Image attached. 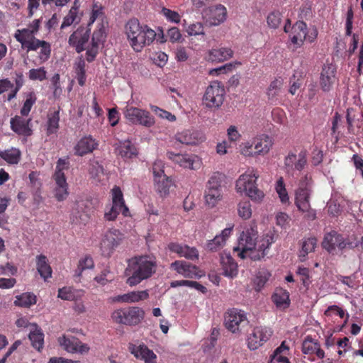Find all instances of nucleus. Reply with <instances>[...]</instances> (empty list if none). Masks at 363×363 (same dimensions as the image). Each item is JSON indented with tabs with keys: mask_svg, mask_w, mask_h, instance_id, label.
I'll return each instance as SVG.
<instances>
[{
	"mask_svg": "<svg viewBox=\"0 0 363 363\" xmlns=\"http://www.w3.org/2000/svg\"><path fill=\"white\" fill-rule=\"evenodd\" d=\"M305 182H300V200L306 201L307 198L308 196V187L310 185V179L311 178L308 177L307 175L305 176Z\"/></svg>",
	"mask_w": 363,
	"mask_h": 363,
	"instance_id": "60",
	"label": "nucleus"
},
{
	"mask_svg": "<svg viewBox=\"0 0 363 363\" xmlns=\"http://www.w3.org/2000/svg\"><path fill=\"white\" fill-rule=\"evenodd\" d=\"M233 230V228H225L223 230H222L221 234L216 235L213 240V242H216L217 243V247H222L227 240V238L230 236L231 234V232Z\"/></svg>",
	"mask_w": 363,
	"mask_h": 363,
	"instance_id": "57",
	"label": "nucleus"
},
{
	"mask_svg": "<svg viewBox=\"0 0 363 363\" xmlns=\"http://www.w3.org/2000/svg\"><path fill=\"white\" fill-rule=\"evenodd\" d=\"M317 240L315 238H308L301 242V249L299 251L298 258L300 261H304L306 255L312 252L315 248Z\"/></svg>",
	"mask_w": 363,
	"mask_h": 363,
	"instance_id": "37",
	"label": "nucleus"
},
{
	"mask_svg": "<svg viewBox=\"0 0 363 363\" xmlns=\"http://www.w3.org/2000/svg\"><path fill=\"white\" fill-rule=\"evenodd\" d=\"M36 296L33 293H23L16 297L14 305L24 308H29L30 306L35 304Z\"/></svg>",
	"mask_w": 363,
	"mask_h": 363,
	"instance_id": "38",
	"label": "nucleus"
},
{
	"mask_svg": "<svg viewBox=\"0 0 363 363\" xmlns=\"http://www.w3.org/2000/svg\"><path fill=\"white\" fill-rule=\"evenodd\" d=\"M167 157L179 167L189 169H198L201 166L200 158L194 154L174 153L171 151L167 152Z\"/></svg>",
	"mask_w": 363,
	"mask_h": 363,
	"instance_id": "14",
	"label": "nucleus"
},
{
	"mask_svg": "<svg viewBox=\"0 0 363 363\" xmlns=\"http://www.w3.org/2000/svg\"><path fill=\"white\" fill-rule=\"evenodd\" d=\"M220 263L225 277H234L238 274V264L230 255L222 256Z\"/></svg>",
	"mask_w": 363,
	"mask_h": 363,
	"instance_id": "31",
	"label": "nucleus"
},
{
	"mask_svg": "<svg viewBox=\"0 0 363 363\" xmlns=\"http://www.w3.org/2000/svg\"><path fill=\"white\" fill-rule=\"evenodd\" d=\"M318 343L311 339H306L302 344V351L304 354H313L317 348Z\"/></svg>",
	"mask_w": 363,
	"mask_h": 363,
	"instance_id": "62",
	"label": "nucleus"
},
{
	"mask_svg": "<svg viewBox=\"0 0 363 363\" xmlns=\"http://www.w3.org/2000/svg\"><path fill=\"white\" fill-rule=\"evenodd\" d=\"M155 188L156 191L163 197L167 196L169 192V188L172 185V181L170 177L167 175L160 176L154 178Z\"/></svg>",
	"mask_w": 363,
	"mask_h": 363,
	"instance_id": "34",
	"label": "nucleus"
},
{
	"mask_svg": "<svg viewBox=\"0 0 363 363\" xmlns=\"http://www.w3.org/2000/svg\"><path fill=\"white\" fill-rule=\"evenodd\" d=\"M40 19L33 20L27 28L16 30L14 38L17 42L21 43V48L26 50L27 52L40 49L38 57L40 62L43 63L50 57L51 45L45 40L35 37L40 30Z\"/></svg>",
	"mask_w": 363,
	"mask_h": 363,
	"instance_id": "2",
	"label": "nucleus"
},
{
	"mask_svg": "<svg viewBox=\"0 0 363 363\" xmlns=\"http://www.w3.org/2000/svg\"><path fill=\"white\" fill-rule=\"evenodd\" d=\"M298 279L302 282L303 287L301 290L306 291L311 283L309 271L306 268H299L298 272H296V280Z\"/></svg>",
	"mask_w": 363,
	"mask_h": 363,
	"instance_id": "50",
	"label": "nucleus"
},
{
	"mask_svg": "<svg viewBox=\"0 0 363 363\" xmlns=\"http://www.w3.org/2000/svg\"><path fill=\"white\" fill-rule=\"evenodd\" d=\"M31 121V118L26 119L22 116H16L11 118V128L19 135L30 136L33 134V130L30 127Z\"/></svg>",
	"mask_w": 363,
	"mask_h": 363,
	"instance_id": "24",
	"label": "nucleus"
},
{
	"mask_svg": "<svg viewBox=\"0 0 363 363\" xmlns=\"http://www.w3.org/2000/svg\"><path fill=\"white\" fill-rule=\"evenodd\" d=\"M106 33L104 26L101 24L98 29L94 31L91 38V44L99 45L104 41Z\"/></svg>",
	"mask_w": 363,
	"mask_h": 363,
	"instance_id": "52",
	"label": "nucleus"
},
{
	"mask_svg": "<svg viewBox=\"0 0 363 363\" xmlns=\"http://www.w3.org/2000/svg\"><path fill=\"white\" fill-rule=\"evenodd\" d=\"M233 52L230 48H221L212 49L208 52V60L211 62H223L233 57Z\"/></svg>",
	"mask_w": 363,
	"mask_h": 363,
	"instance_id": "29",
	"label": "nucleus"
},
{
	"mask_svg": "<svg viewBox=\"0 0 363 363\" xmlns=\"http://www.w3.org/2000/svg\"><path fill=\"white\" fill-rule=\"evenodd\" d=\"M60 111H55L48 115L47 123V134L48 135L56 133L59 129Z\"/></svg>",
	"mask_w": 363,
	"mask_h": 363,
	"instance_id": "40",
	"label": "nucleus"
},
{
	"mask_svg": "<svg viewBox=\"0 0 363 363\" xmlns=\"http://www.w3.org/2000/svg\"><path fill=\"white\" fill-rule=\"evenodd\" d=\"M248 323L245 313L241 310L232 308L225 315L224 325L233 333H241L242 328Z\"/></svg>",
	"mask_w": 363,
	"mask_h": 363,
	"instance_id": "13",
	"label": "nucleus"
},
{
	"mask_svg": "<svg viewBox=\"0 0 363 363\" xmlns=\"http://www.w3.org/2000/svg\"><path fill=\"white\" fill-rule=\"evenodd\" d=\"M82 19V15L79 16L78 13L69 10L67 14L63 18L60 29L72 26L73 23L78 24Z\"/></svg>",
	"mask_w": 363,
	"mask_h": 363,
	"instance_id": "45",
	"label": "nucleus"
},
{
	"mask_svg": "<svg viewBox=\"0 0 363 363\" xmlns=\"http://www.w3.org/2000/svg\"><path fill=\"white\" fill-rule=\"evenodd\" d=\"M125 118L131 123L150 128L155 123V118L147 110L127 106L124 111Z\"/></svg>",
	"mask_w": 363,
	"mask_h": 363,
	"instance_id": "12",
	"label": "nucleus"
},
{
	"mask_svg": "<svg viewBox=\"0 0 363 363\" xmlns=\"http://www.w3.org/2000/svg\"><path fill=\"white\" fill-rule=\"evenodd\" d=\"M37 97L33 91L29 92L26 96V99L21 108V114L22 116H28L32 106L35 104Z\"/></svg>",
	"mask_w": 363,
	"mask_h": 363,
	"instance_id": "47",
	"label": "nucleus"
},
{
	"mask_svg": "<svg viewBox=\"0 0 363 363\" xmlns=\"http://www.w3.org/2000/svg\"><path fill=\"white\" fill-rule=\"evenodd\" d=\"M282 19L281 12L277 10L269 13L267 16V23L270 28L277 29L279 27Z\"/></svg>",
	"mask_w": 363,
	"mask_h": 363,
	"instance_id": "46",
	"label": "nucleus"
},
{
	"mask_svg": "<svg viewBox=\"0 0 363 363\" xmlns=\"http://www.w3.org/2000/svg\"><path fill=\"white\" fill-rule=\"evenodd\" d=\"M110 270L104 269L99 275L95 277L94 280L99 284L104 286L113 279V277L110 276Z\"/></svg>",
	"mask_w": 363,
	"mask_h": 363,
	"instance_id": "58",
	"label": "nucleus"
},
{
	"mask_svg": "<svg viewBox=\"0 0 363 363\" xmlns=\"http://www.w3.org/2000/svg\"><path fill=\"white\" fill-rule=\"evenodd\" d=\"M104 17L105 13L104 12V7L102 5L98 2L94 1L91 6V12L87 26H91L96 19H103Z\"/></svg>",
	"mask_w": 363,
	"mask_h": 363,
	"instance_id": "41",
	"label": "nucleus"
},
{
	"mask_svg": "<svg viewBox=\"0 0 363 363\" xmlns=\"http://www.w3.org/2000/svg\"><path fill=\"white\" fill-rule=\"evenodd\" d=\"M270 276V273L267 270H263L258 272L255 279L257 291L261 290V289L264 286L266 282L269 280Z\"/></svg>",
	"mask_w": 363,
	"mask_h": 363,
	"instance_id": "54",
	"label": "nucleus"
},
{
	"mask_svg": "<svg viewBox=\"0 0 363 363\" xmlns=\"http://www.w3.org/2000/svg\"><path fill=\"white\" fill-rule=\"evenodd\" d=\"M272 334L270 328L263 326L255 327L249 334L247 342L250 350H255L266 342Z\"/></svg>",
	"mask_w": 363,
	"mask_h": 363,
	"instance_id": "15",
	"label": "nucleus"
},
{
	"mask_svg": "<svg viewBox=\"0 0 363 363\" xmlns=\"http://www.w3.org/2000/svg\"><path fill=\"white\" fill-rule=\"evenodd\" d=\"M238 213L242 219H249L252 213L250 202L246 199L240 201L238 204Z\"/></svg>",
	"mask_w": 363,
	"mask_h": 363,
	"instance_id": "43",
	"label": "nucleus"
},
{
	"mask_svg": "<svg viewBox=\"0 0 363 363\" xmlns=\"http://www.w3.org/2000/svg\"><path fill=\"white\" fill-rule=\"evenodd\" d=\"M177 141L186 145H196L204 140L201 133L193 129H185L175 135Z\"/></svg>",
	"mask_w": 363,
	"mask_h": 363,
	"instance_id": "21",
	"label": "nucleus"
},
{
	"mask_svg": "<svg viewBox=\"0 0 363 363\" xmlns=\"http://www.w3.org/2000/svg\"><path fill=\"white\" fill-rule=\"evenodd\" d=\"M116 152L124 160L131 159L138 155L137 149L130 140L121 142Z\"/></svg>",
	"mask_w": 363,
	"mask_h": 363,
	"instance_id": "28",
	"label": "nucleus"
},
{
	"mask_svg": "<svg viewBox=\"0 0 363 363\" xmlns=\"http://www.w3.org/2000/svg\"><path fill=\"white\" fill-rule=\"evenodd\" d=\"M104 167L98 161H93L90 164L89 173L94 177L104 174Z\"/></svg>",
	"mask_w": 363,
	"mask_h": 363,
	"instance_id": "63",
	"label": "nucleus"
},
{
	"mask_svg": "<svg viewBox=\"0 0 363 363\" xmlns=\"http://www.w3.org/2000/svg\"><path fill=\"white\" fill-rule=\"evenodd\" d=\"M0 157L9 164H17L21 160V152L16 147L0 150Z\"/></svg>",
	"mask_w": 363,
	"mask_h": 363,
	"instance_id": "35",
	"label": "nucleus"
},
{
	"mask_svg": "<svg viewBox=\"0 0 363 363\" xmlns=\"http://www.w3.org/2000/svg\"><path fill=\"white\" fill-rule=\"evenodd\" d=\"M125 276L126 284L135 286L143 280L150 279L157 271V261L155 257L150 255H138L127 261Z\"/></svg>",
	"mask_w": 363,
	"mask_h": 363,
	"instance_id": "3",
	"label": "nucleus"
},
{
	"mask_svg": "<svg viewBox=\"0 0 363 363\" xmlns=\"http://www.w3.org/2000/svg\"><path fill=\"white\" fill-rule=\"evenodd\" d=\"M129 350L137 359L144 360L145 363H157V355L145 344L138 346L131 344Z\"/></svg>",
	"mask_w": 363,
	"mask_h": 363,
	"instance_id": "25",
	"label": "nucleus"
},
{
	"mask_svg": "<svg viewBox=\"0 0 363 363\" xmlns=\"http://www.w3.org/2000/svg\"><path fill=\"white\" fill-rule=\"evenodd\" d=\"M112 204L107 206L104 211V219L107 221H113L120 213L123 216H130V211L125 205L123 192L119 186H115L112 190Z\"/></svg>",
	"mask_w": 363,
	"mask_h": 363,
	"instance_id": "7",
	"label": "nucleus"
},
{
	"mask_svg": "<svg viewBox=\"0 0 363 363\" xmlns=\"http://www.w3.org/2000/svg\"><path fill=\"white\" fill-rule=\"evenodd\" d=\"M284 350H289V347L285 345V341L282 342L281 345L274 350L269 363H272L274 360L282 363H290L287 357L281 355Z\"/></svg>",
	"mask_w": 363,
	"mask_h": 363,
	"instance_id": "48",
	"label": "nucleus"
},
{
	"mask_svg": "<svg viewBox=\"0 0 363 363\" xmlns=\"http://www.w3.org/2000/svg\"><path fill=\"white\" fill-rule=\"evenodd\" d=\"M171 268L186 278H200L204 275L203 272L200 270L196 265L185 261L177 260L171 264Z\"/></svg>",
	"mask_w": 363,
	"mask_h": 363,
	"instance_id": "19",
	"label": "nucleus"
},
{
	"mask_svg": "<svg viewBox=\"0 0 363 363\" xmlns=\"http://www.w3.org/2000/svg\"><path fill=\"white\" fill-rule=\"evenodd\" d=\"M273 242V235L266 234L258 238L257 228L251 226L242 231L238 240V245L234 250L239 252L238 256L242 259L249 257L256 261L267 255Z\"/></svg>",
	"mask_w": 363,
	"mask_h": 363,
	"instance_id": "1",
	"label": "nucleus"
},
{
	"mask_svg": "<svg viewBox=\"0 0 363 363\" xmlns=\"http://www.w3.org/2000/svg\"><path fill=\"white\" fill-rule=\"evenodd\" d=\"M82 295V291H79L69 286H65L59 289L57 296L62 300L77 301Z\"/></svg>",
	"mask_w": 363,
	"mask_h": 363,
	"instance_id": "36",
	"label": "nucleus"
},
{
	"mask_svg": "<svg viewBox=\"0 0 363 363\" xmlns=\"http://www.w3.org/2000/svg\"><path fill=\"white\" fill-rule=\"evenodd\" d=\"M161 12L162 15L167 18V20L170 22L177 23L180 21L181 16L175 11H172L167 8H163Z\"/></svg>",
	"mask_w": 363,
	"mask_h": 363,
	"instance_id": "59",
	"label": "nucleus"
},
{
	"mask_svg": "<svg viewBox=\"0 0 363 363\" xmlns=\"http://www.w3.org/2000/svg\"><path fill=\"white\" fill-rule=\"evenodd\" d=\"M276 191L277 192L282 203L285 204L289 202V196L281 177L278 179L277 182Z\"/></svg>",
	"mask_w": 363,
	"mask_h": 363,
	"instance_id": "51",
	"label": "nucleus"
},
{
	"mask_svg": "<svg viewBox=\"0 0 363 363\" xmlns=\"http://www.w3.org/2000/svg\"><path fill=\"white\" fill-rule=\"evenodd\" d=\"M224 174L220 172L213 173L206 185L204 199L206 205L209 208L216 206L223 198L222 183Z\"/></svg>",
	"mask_w": 363,
	"mask_h": 363,
	"instance_id": "6",
	"label": "nucleus"
},
{
	"mask_svg": "<svg viewBox=\"0 0 363 363\" xmlns=\"http://www.w3.org/2000/svg\"><path fill=\"white\" fill-rule=\"evenodd\" d=\"M189 35H204L203 26L201 23L191 24L186 29Z\"/></svg>",
	"mask_w": 363,
	"mask_h": 363,
	"instance_id": "61",
	"label": "nucleus"
},
{
	"mask_svg": "<svg viewBox=\"0 0 363 363\" xmlns=\"http://www.w3.org/2000/svg\"><path fill=\"white\" fill-rule=\"evenodd\" d=\"M94 267V262L92 257L90 255H86L79 259L74 276L80 277L84 270L92 269Z\"/></svg>",
	"mask_w": 363,
	"mask_h": 363,
	"instance_id": "42",
	"label": "nucleus"
},
{
	"mask_svg": "<svg viewBox=\"0 0 363 363\" xmlns=\"http://www.w3.org/2000/svg\"><path fill=\"white\" fill-rule=\"evenodd\" d=\"M282 85V80L276 79L272 81L267 89V96L269 100L273 101L278 96Z\"/></svg>",
	"mask_w": 363,
	"mask_h": 363,
	"instance_id": "49",
	"label": "nucleus"
},
{
	"mask_svg": "<svg viewBox=\"0 0 363 363\" xmlns=\"http://www.w3.org/2000/svg\"><path fill=\"white\" fill-rule=\"evenodd\" d=\"M55 181V196L57 201H62L67 199L69 195L68 184L65 176L53 177Z\"/></svg>",
	"mask_w": 363,
	"mask_h": 363,
	"instance_id": "30",
	"label": "nucleus"
},
{
	"mask_svg": "<svg viewBox=\"0 0 363 363\" xmlns=\"http://www.w3.org/2000/svg\"><path fill=\"white\" fill-rule=\"evenodd\" d=\"M272 298L277 308L284 309L289 306V294L282 288H277Z\"/></svg>",
	"mask_w": 363,
	"mask_h": 363,
	"instance_id": "32",
	"label": "nucleus"
},
{
	"mask_svg": "<svg viewBox=\"0 0 363 363\" xmlns=\"http://www.w3.org/2000/svg\"><path fill=\"white\" fill-rule=\"evenodd\" d=\"M33 326L35 327V330L30 332L29 339L31 341L32 346L40 351L43 347L44 334L41 329L38 328L35 325Z\"/></svg>",
	"mask_w": 363,
	"mask_h": 363,
	"instance_id": "39",
	"label": "nucleus"
},
{
	"mask_svg": "<svg viewBox=\"0 0 363 363\" xmlns=\"http://www.w3.org/2000/svg\"><path fill=\"white\" fill-rule=\"evenodd\" d=\"M36 267L39 274L45 281L52 277V270L46 256L40 255L36 257Z\"/></svg>",
	"mask_w": 363,
	"mask_h": 363,
	"instance_id": "33",
	"label": "nucleus"
},
{
	"mask_svg": "<svg viewBox=\"0 0 363 363\" xmlns=\"http://www.w3.org/2000/svg\"><path fill=\"white\" fill-rule=\"evenodd\" d=\"M206 16L211 26H219L227 18V9L221 4L212 6L206 11Z\"/></svg>",
	"mask_w": 363,
	"mask_h": 363,
	"instance_id": "23",
	"label": "nucleus"
},
{
	"mask_svg": "<svg viewBox=\"0 0 363 363\" xmlns=\"http://www.w3.org/2000/svg\"><path fill=\"white\" fill-rule=\"evenodd\" d=\"M164 162L162 160H156L152 165V173L154 178L164 176Z\"/></svg>",
	"mask_w": 363,
	"mask_h": 363,
	"instance_id": "64",
	"label": "nucleus"
},
{
	"mask_svg": "<svg viewBox=\"0 0 363 363\" xmlns=\"http://www.w3.org/2000/svg\"><path fill=\"white\" fill-rule=\"evenodd\" d=\"M58 342L68 352L84 354L89 350L86 344L82 343L78 338L73 336L63 335L60 337Z\"/></svg>",
	"mask_w": 363,
	"mask_h": 363,
	"instance_id": "16",
	"label": "nucleus"
},
{
	"mask_svg": "<svg viewBox=\"0 0 363 363\" xmlns=\"http://www.w3.org/2000/svg\"><path fill=\"white\" fill-rule=\"evenodd\" d=\"M125 33L130 47L135 52H139L151 45L156 37L155 31L147 25L140 23L138 19H129L124 26Z\"/></svg>",
	"mask_w": 363,
	"mask_h": 363,
	"instance_id": "4",
	"label": "nucleus"
},
{
	"mask_svg": "<svg viewBox=\"0 0 363 363\" xmlns=\"http://www.w3.org/2000/svg\"><path fill=\"white\" fill-rule=\"evenodd\" d=\"M125 303H135L140 301L146 300L149 297V294L147 290L140 291H131L125 294Z\"/></svg>",
	"mask_w": 363,
	"mask_h": 363,
	"instance_id": "44",
	"label": "nucleus"
},
{
	"mask_svg": "<svg viewBox=\"0 0 363 363\" xmlns=\"http://www.w3.org/2000/svg\"><path fill=\"white\" fill-rule=\"evenodd\" d=\"M69 167V162L68 158H60L57 162L56 170L53 177L65 176L63 170L68 169Z\"/></svg>",
	"mask_w": 363,
	"mask_h": 363,
	"instance_id": "56",
	"label": "nucleus"
},
{
	"mask_svg": "<svg viewBox=\"0 0 363 363\" xmlns=\"http://www.w3.org/2000/svg\"><path fill=\"white\" fill-rule=\"evenodd\" d=\"M90 37V30H85L84 28H79L73 32L69 38V45L75 48L78 53L84 50L85 45L88 43Z\"/></svg>",
	"mask_w": 363,
	"mask_h": 363,
	"instance_id": "20",
	"label": "nucleus"
},
{
	"mask_svg": "<svg viewBox=\"0 0 363 363\" xmlns=\"http://www.w3.org/2000/svg\"><path fill=\"white\" fill-rule=\"evenodd\" d=\"M99 145V141L91 135L84 136L74 146V154L76 156L83 157L98 149Z\"/></svg>",
	"mask_w": 363,
	"mask_h": 363,
	"instance_id": "17",
	"label": "nucleus"
},
{
	"mask_svg": "<svg viewBox=\"0 0 363 363\" xmlns=\"http://www.w3.org/2000/svg\"><path fill=\"white\" fill-rule=\"evenodd\" d=\"M168 249L172 252L177 253L179 257H184L188 259L194 260L199 258V252L196 247H191L186 245H181L177 242H170Z\"/></svg>",
	"mask_w": 363,
	"mask_h": 363,
	"instance_id": "27",
	"label": "nucleus"
},
{
	"mask_svg": "<svg viewBox=\"0 0 363 363\" xmlns=\"http://www.w3.org/2000/svg\"><path fill=\"white\" fill-rule=\"evenodd\" d=\"M257 178L258 175H256L253 170L241 174L236 181L235 189L237 192L245 193L255 202L262 201L264 194L257 188L256 184Z\"/></svg>",
	"mask_w": 363,
	"mask_h": 363,
	"instance_id": "5",
	"label": "nucleus"
},
{
	"mask_svg": "<svg viewBox=\"0 0 363 363\" xmlns=\"http://www.w3.org/2000/svg\"><path fill=\"white\" fill-rule=\"evenodd\" d=\"M336 80L335 67L331 63H325L323 65L319 79V85L321 89L328 92L331 90Z\"/></svg>",
	"mask_w": 363,
	"mask_h": 363,
	"instance_id": "18",
	"label": "nucleus"
},
{
	"mask_svg": "<svg viewBox=\"0 0 363 363\" xmlns=\"http://www.w3.org/2000/svg\"><path fill=\"white\" fill-rule=\"evenodd\" d=\"M273 145V140L267 135L262 134L255 137L252 143H247L242 148V154L247 157L264 155Z\"/></svg>",
	"mask_w": 363,
	"mask_h": 363,
	"instance_id": "9",
	"label": "nucleus"
},
{
	"mask_svg": "<svg viewBox=\"0 0 363 363\" xmlns=\"http://www.w3.org/2000/svg\"><path fill=\"white\" fill-rule=\"evenodd\" d=\"M317 37V30L313 28H308L303 21L296 22V47L301 46L305 42L311 43Z\"/></svg>",
	"mask_w": 363,
	"mask_h": 363,
	"instance_id": "22",
	"label": "nucleus"
},
{
	"mask_svg": "<svg viewBox=\"0 0 363 363\" xmlns=\"http://www.w3.org/2000/svg\"><path fill=\"white\" fill-rule=\"evenodd\" d=\"M47 72L45 67H42L38 69H31L28 72V77L30 80H39L40 82L46 79Z\"/></svg>",
	"mask_w": 363,
	"mask_h": 363,
	"instance_id": "55",
	"label": "nucleus"
},
{
	"mask_svg": "<svg viewBox=\"0 0 363 363\" xmlns=\"http://www.w3.org/2000/svg\"><path fill=\"white\" fill-rule=\"evenodd\" d=\"M145 312L139 307L132 306L115 310L111 314L112 320L118 324L135 325L144 318Z\"/></svg>",
	"mask_w": 363,
	"mask_h": 363,
	"instance_id": "8",
	"label": "nucleus"
},
{
	"mask_svg": "<svg viewBox=\"0 0 363 363\" xmlns=\"http://www.w3.org/2000/svg\"><path fill=\"white\" fill-rule=\"evenodd\" d=\"M322 245L329 252H333L336 247L339 249L345 248L346 243L342 235L332 231L325 235Z\"/></svg>",
	"mask_w": 363,
	"mask_h": 363,
	"instance_id": "26",
	"label": "nucleus"
},
{
	"mask_svg": "<svg viewBox=\"0 0 363 363\" xmlns=\"http://www.w3.org/2000/svg\"><path fill=\"white\" fill-rule=\"evenodd\" d=\"M225 95L224 86L218 82H213L206 88L203 103L206 107L218 108L223 104Z\"/></svg>",
	"mask_w": 363,
	"mask_h": 363,
	"instance_id": "11",
	"label": "nucleus"
},
{
	"mask_svg": "<svg viewBox=\"0 0 363 363\" xmlns=\"http://www.w3.org/2000/svg\"><path fill=\"white\" fill-rule=\"evenodd\" d=\"M123 240L119 230L109 229L102 235L100 241V251L105 257H111Z\"/></svg>",
	"mask_w": 363,
	"mask_h": 363,
	"instance_id": "10",
	"label": "nucleus"
},
{
	"mask_svg": "<svg viewBox=\"0 0 363 363\" xmlns=\"http://www.w3.org/2000/svg\"><path fill=\"white\" fill-rule=\"evenodd\" d=\"M150 109L155 114L161 118H165L169 121H176V116L172 114L167 111L160 108L157 106L150 105Z\"/></svg>",
	"mask_w": 363,
	"mask_h": 363,
	"instance_id": "53",
	"label": "nucleus"
}]
</instances>
